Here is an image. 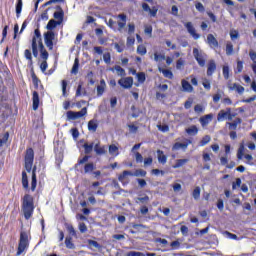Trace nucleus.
<instances>
[{
	"mask_svg": "<svg viewBox=\"0 0 256 256\" xmlns=\"http://www.w3.org/2000/svg\"><path fill=\"white\" fill-rule=\"evenodd\" d=\"M35 161V151L33 148H27L24 156V167L27 173H31L32 171V180H31V191H35L37 189V166H34L33 163Z\"/></svg>",
	"mask_w": 256,
	"mask_h": 256,
	"instance_id": "f257e3e1",
	"label": "nucleus"
},
{
	"mask_svg": "<svg viewBox=\"0 0 256 256\" xmlns=\"http://www.w3.org/2000/svg\"><path fill=\"white\" fill-rule=\"evenodd\" d=\"M41 59H49V52L45 49V45H43V40L41 39V30L36 28L34 30V36L32 38V55L33 57H39V50Z\"/></svg>",
	"mask_w": 256,
	"mask_h": 256,
	"instance_id": "f03ea898",
	"label": "nucleus"
},
{
	"mask_svg": "<svg viewBox=\"0 0 256 256\" xmlns=\"http://www.w3.org/2000/svg\"><path fill=\"white\" fill-rule=\"evenodd\" d=\"M22 211L24 213V218L29 220L33 217L35 211V203L33 196L31 194H25L22 199Z\"/></svg>",
	"mask_w": 256,
	"mask_h": 256,
	"instance_id": "7ed1b4c3",
	"label": "nucleus"
},
{
	"mask_svg": "<svg viewBox=\"0 0 256 256\" xmlns=\"http://www.w3.org/2000/svg\"><path fill=\"white\" fill-rule=\"evenodd\" d=\"M29 249V234L25 231L20 232V239L18 242V248L16 256L23 255L25 251Z\"/></svg>",
	"mask_w": 256,
	"mask_h": 256,
	"instance_id": "20e7f679",
	"label": "nucleus"
},
{
	"mask_svg": "<svg viewBox=\"0 0 256 256\" xmlns=\"http://www.w3.org/2000/svg\"><path fill=\"white\" fill-rule=\"evenodd\" d=\"M118 19H121V22H117L113 19H109L108 22H106V25L110 27V29H113L114 31H123L125 29V26L127 25V16L125 14H119Z\"/></svg>",
	"mask_w": 256,
	"mask_h": 256,
	"instance_id": "39448f33",
	"label": "nucleus"
},
{
	"mask_svg": "<svg viewBox=\"0 0 256 256\" xmlns=\"http://www.w3.org/2000/svg\"><path fill=\"white\" fill-rule=\"evenodd\" d=\"M146 177L147 176V171L143 170V169H137L135 170L134 174L133 172L129 171V170H124L122 172V174H120L118 176V181H120L121 183H123V181H125V177Z\"/></svg>",
	"mask_w": 256,
	"mask_h": 256,
	"instance_id": "423d86ee",
	"label": "nucleus"
},
{
	"mask_svg": "<svg viewBox=\"0 0 256 256\" xmlns=\"http://www.w3.org/2000/svg\"><path fill=\"white\" fill-rule=\"evenodd\" d=\"M193 55L200 67H205V60L207 59V54H205L203 51L194 48L193 49Z\"/></svg>",
	"mask_w": 256,
	"mask_h": 256,
	"instance_id": "0eeeda50",
	"label": "nucleus"
},
{
	"mask_svg": "<svg viewBox=\"0 0 256 256\" xmlns=\"http://www.w3.org/2000/svg\"><path fill=\"white\" fill-rule=\"evenodd\" d=\"M53 41H55V32L47 31L44 33V43L49 51H53Z\"/></svg>",
	"mask_w": 256,
	"mask_h": 256,
	"instance_id": "6e6552de",
	"label": "nucleus"
},
{
	"mask_svg": "<svg viewBox=\"0 0 256 256\" xmlns=\"http://www.w3.org/2000/svg\"><path fill=\"white\" fill-rule=\"evenodd\" d=\"M87 115V107H84L81 109V111L75 112V111H68L67 117L68 119H71L72 121H75V119H81V117H85Z\"/></svg>",
	"mask_w": 256,
	"mask_h": 256,
	"instance_id": "1a4fd4ad",
	"label": "nucleus"
},
{
	"mask_svg": "<svg viewBox=\"0 0 256 256\" xmlns=\"http://www.w3.org/2000/svg\"><path fill=\"white\" fill-rule=\"evenodd\" d=\"M118 84L120 87H123V89H131L133 87V77L121 78Z\"/></svg>",
	"mask_w": 256,
	"mask_h": 256,
	"instance_id": "9d476101",
	"label": "nucleus"
},
{
	"mask_svg": "<svg viewBox=\"0 0 256 256\" xmlns=\"http://www.w3.org/2000/svg\"><path fill=\"white\" fill-rule=\"evenodd\" d=\"M56 9L57 11L54 12L53 17L54 19L58 20V23L62 24L65 17V12L63 11V8H61V6H56Z\"/></svg>",
	"mask_w": 256,
	"mask_h": 256,
	"instance_id": "9b49d317",
	"label": "nucleus"
},
{
	"mask_svg": "<svg viewBox=\"0 0 256 256\" xmlns=\"http://www.w3.org/2000/svg\"><path fill=\"white\" fill-rule=\"evenodd\" d=\"M185 27H186L188 33L193 37V39H199V37H201V36L195 31V27H193V23L187 22V23H185Z\"/></svg>",
	"mask_w": 256,
	"mask_h": 256,
	"instance_id": "f8f14e48",
	"label": "nucleus"
},
{
	"mask_svg": "<svg viewBox=\"0 0 256 256\" xmlns=\"http://www.w3.org/2000/svg\"><path fill=\"white\" fill-rule=\"evenodd\" d=\"M142 9L146 13H149L150 17H156L157 16V8H155V7L151 8L149 6V4H147V3L142 4Z\"/></svg>",
	"mask_w": 256,
	"mask_h": 256,
	"instance_id": "ddd939ff",
	"label": "nucleus"
},
{
	"mask_svg": "<svg viewBox=\"0 0 256 256\" xmlns=\"http://www.w3.org/2000/svg\"><path fill=\"white\" fill-rule=\"evenodd\" d=\"M181 86H182V91H184L185 93H193L194 91L193 86L186 79L181 80Z\"/></svg>",
	"mask_w": 256,
	"mask_h": 256,
	"instance_id": "4468645a",
	"label": "nucleus"
},
{
	"mask_svg": "<svg viewBox=\"0 0 256 256\" xmlns=\"http://www.w3.org/2000/svg\"><path fill=\"white\" fill-rule=\"evenodd\" d=\"M97 169V166L93 162L86 163L84 165V174L92 175V173Z\"/></svg>",
	"mask_w": 256,
	"mask_h": 256,
	"instance_id": "2eb2a0df",
	"label": "nucleus"
},
{
	"mask_svg": "<svg viewBox=\"0 0 256 256\" xmlns=\"http://www.w3.org/2000/svg\"><path fill=\"white\" fill-rule=\"evenodd\" d=\"M32 109L33 111L39 109V93L37 91L32 93Z\"/></svg>",
	"mask_w": 256,
	"mask_h": 256,
	"instance_id": "dca6fc26",
	"label": "nucleus"
},
{
	"mask_svg": "<svg viewBox=\"0 0 256 256\" xmlns=\"http://www.w3.org/2000/svg\"><path fill=\"white\" fill-rule=\"evenodd\" d=\"M200 124L202 125V127H207V125L209 123H211V121H213V114H207L205 116H202L200 119Z\"/></svg>",
	"mask_w": 256,
	"mask_h": 256,
	"instance_id": "f3484780",
	"label": "nucleus"
},
{
	"mask_svg": "<svg viewBox=\"0 0 256 256\" xmlns=\"http://www.w3.org/2000/svg\"><path fill=\"white\" fill-rule=\"evenodd\" d=\"M191 143H192L191 140H187L186 142H177L174 144L173 149L175 151H178V149L185 150L187 149V147H189V145H191Z\"/></svg>",
	"mask_w": 256,
	"mask_h": 256,
	"instance_id": "a211bd4d",
	"label": "nucleus"
},
{
	"mask_svg": "<svg viewBox=\"0 0 256 256\" xmlns=\"http://www.w3.org/2000/svg\"><path fill=\"white\" fill-rule=\"evenodd\" d=\"M105 87L107 84L105 83L104 79L100 80V85L97 86V97H103V93H105Z\"/></svg>",
	"mask_w": 256,
	"mask_h": 256,
	"instance_id": "6ab92c4d",
	"label": "nucleus"
},
{
	"mask_svg": "<svg viewBox=\"0 0 256 256\" xmlns=\"http://www.w3.org/2000/svg\"><path fill=\"white\" fill-rule=\"evenodd\" d=\"M99 127V122L97 119H92L88 122V131L95 133Z\"/></svg>",
	"mask_w": 256,
	"mask_h": 256,
	"instance_id": "aec40b11",
	"label": "nucleus"
},
{
	"mask_svg": "<svg viewBox=\"0 0 256 256\" xmlns=\"http://www.w3.org/2000/svg\"><path fill=\"white\" fill-rule=\"evenodd\" d=\"M94 151L96 155H105L107 154V146H99V144H96L94 146Z\"/></svg>",
	"mask_w": 256,
	"mask_h": 256,
	"instance_id": "412c9836",
	"label": "nucleus"
},
{
	"mask_svg": "<svg viewBox=\"0 0 256 256\" xmlns=\"http://www.w3.org/2000/svg\"><path fill=\"white\" fill-rule=\"evenodd\" d=\"M229 109L227 108L226 111L225 110H220L217 116V121H225V119L228 118L229 115Z\"/></svg>",
	"mask_w": 256,
	"mask_h": 256,
	"instance_id": "4be33fe9",
	"label": "nucleus"
},
{
	"mask_svg": "<svg viewBox=\"0 0 256 256\" xmlns=\"http://www.w3.org/2000/svg\"><path fill=\"white\" fill-rule=\"evenodd\" d=\"M95 147V143L91 142L90 144L89 143H84L83 144V149H84V153L86 155H89L90 153H93V148Z\"/></svg>",
	"mask_w": 256,
	"mask_h": 256,
	"instance_id": "5701e85b",
	"label": "nucleus"
},
{
	"mask_svg": "<svg viewBox=\"0 0 256 256\" xmlns=\"http://www.w3.org/2000/svg\"><path fill=\"white\" fill-rule=\"evenodd\" d=\"M22 187L26 191L29 190V178L27 177V172L22 171Z\"/></svg>",
	"mask_w": 256,
	"mask_h": 256,
	"instance_id": "b1692460",
	"label": "nucleus"
},
{
	"mask_svg": "<svg viewBox=\"0 0 256 256\" xmlns=\"http://www.w3.org/2000/svg\"><path fill=\"white\" fill-rule=\"evenodd\" d=\"M207 42L210 45V47H218L219 46V42H217V39L215 38V36H213V34H209L207 36Z\"/></svg>",
	"mask_w": 256,
	"mask_h": 256,
	"instance_id": "393cba45",
	"label": "nucleus"
},
{
	"mask_svg": "<svg viewBox=\"0 0 256 256\" xmlns=\"http://www.w3.org/2000/svg\"><path fill=\"white\" fill-rule=\"evenodd\" d=\"M217 69V65L215 64V61L211 60L208 63V69H207V75L211 76L213 73H215V70Z\"/></svg>",
	"mask_w": 256,
	"mask_h": 256,
	"instance_id": "a878e982",
	"label": "nucleus"
},
{
	"mask_svg": "<svg viewBox=\"0 0 256 256\" xmlns=\"http://www.w3.org/2000/svg\"><path fill=\"white\" fill-rule=\"evenodd\" d=\"M110 71H116L117 74L120 76V77H125L127 74L125 73V69H123L121 66L119 65H116L114 66L113 68L110 69Z\"/></svg>",
	"mask_w": 256,
	"mask_h": 256,
	"instance_id": "bb28decb",
	"label": "nucleus"
},
{
	"mask_svg": "<svg viewBox=\"0 0 256 256\" xmlns=\"http://www.w3.org/2000/svg\"><path fill=\"white\" fill-rule=\"evenodd\" d=\"M108 151L111 155H113V157H117L119 155V147H117L115 144H111Z\"/></svg>",
	"mask_w": 256,
	"mask_h": 256,
	"instance_id": "cd10ccee",
	"label": "nucleus"
},
{
	"mask_svg": "<svg viewBox=\"0 0 256 256\" xmlns=\"http://www.w3.org/2000/svg\"><path fill=\"white\" fill-rule=\"evenodd\" d=\"M186 133L191 136L197 135L199 133V128H197L195 125H192L188 128H186Z\"/></svg>",
	"mask_w": 256,
	"mask_h": 256,
	"instance_id": "c85d7f7f",
	"label": "nucleus"
},
{
	"mask_svg": "<svg viewBox=\"0 0 256 256\" xmlns=\"http://www.w3.org/2000/svg\"><path fill=\"white\" fill-rule=\"evenodd\" d=\"M57 25H61L60 22H58L54 19H51V20H49V22L46 26V29H48V31H53V29H55V27H57Z\"/></svg>",
	"mask_w": 256,
	"mask_h": 256,
	"instance_id": "c756f323",
	"label": "nucleus"
},
{
	"mask_svg": "<svg viewBox=\"0 0 256 256\" xmlns=\"http://www.w3.org/2000/svg\"><path fill=\"white\" fill-rule=\"evenodd\" d=\"M23 11V0H17L16 2V17H21Z\"/></svg>",
	"mask_w": 256,
	"mask_h": 256,
	"instance_id": "7c9ffc66",
	"label": "nucleus"
},
{
	"mask_svg": "<svg viewBox=\"0 0 256 256\" xmlns=\"http://www.w3.org/2000/svg\"><path fill=\"white\" fill-rule=\"evenodd\" d=\"M31 77L35 89H39V84L41 83V80L38 79L37 74H35V71L33 70L31 72Z\"/></svg>",
	"mask_w": 256,
	"mask_h": 256,
	"instance_id": "2f4dec72",
	"label": "nucleus"
},
{
	"mask_svg": "<svg viewBox=\"0 0 256 256\" xmlns=\"http://www.w3.org/2000/svg\"><path fill=\"white\" fill-rule=\"evenodd\" d=\"M65 246L67 249H75V244L73 243V238L71 236L65 238Z\"/></svg>",
	"mask_w": 256,
	"mask_h": 256,
	"instance_id": "473e14b6",
	"label": "nucleus"
},
{
	"mask_svg": "<svg viewBox=\"0 0 256 256\" xmlns=\"http://www.w3.org/2000/svg\"><path fill=\"white\" fill-rule=\"evenodd\" d=\"M187 163H189V159H178L175 165H173V168L179 169V167H183V165H187Z\"/></svg>",
	"mask_w": 256,
	"mask_h": 256,
	"instance_id": "72a5a7b5",
	"label": "nucleus"
},
{
	"mask_svg": "<svg viewBox=\"0 0 256 256\" xmlns=\"http://www.w3.org/2000/svg\"><path fill=\"white\" fill-rule=\"evenodd\" d=\"M192 197L195 199V201H199L201 198V188L199 186L195 187L192 192Z\"/></svg>",
	"mask_w": 256,
	"mask_h": 256,
	"instance_id": "f704fd0d",
	"label": "nucleus"
},
{
	"mask_svg": "<svg viewBox=\"0 0 256 256\" xmlns=\"http://www.w3.org/2000/svg\"><path fill=\"white\" fill-rule=\"evenodd\" d=\"M71 73L77 75L79 73V58H75Z\"/></svg>",
	"mask_w": 256,
	"mask_h": 256,
	"instance_id": "c9c22d12",
	"label": "nucleus"
},
{
	"mask_svg": "<svg viewBox=\"0 0 256 256\" xmlns=\"http://www.w3.org/2000/svg\"><path fill=\"white\" fill-rule=\"evenodd\" d=\"M194 111H195V113H197L198 115H201V113H205V105H202V104H197V105H195Z\"/></svg>",
	"mask_w": 256,
	"mask_h": 256,
	"instance_id": "e433bc0d",
	"label": "nucleus"
},
{
	"mask_svg": "<svg viewBox=\"0 0 256 256\" xmlns=\"http://www.w3.org/2000/svg\"><path fill=\"white\" fill-rule=\"evenodd\" d=\"M136 77H137L138 83H140V84L145 83V81L147 79L144 72H139L138 74H136Z\"/></svg>",
	"mask_w": 256,
	"mask_h": 256,
	"instance_id": "4c0bfd02",
	"label": "nucleus"
},
{
	"mask_svg": "<svg viewBox=\"0 0 256 256\" xmlns=\"http://www.w3.org/2000/svg\"><path fill=\"white\" fill-rule=\"evenodd\" d=\"M241 119L237 118L233 122H228L227 125H229V129H237V126L240 125Z\"/></svg>",
	"mask_w": 256,
	"mask_h": 256,
	"instance_id": "58836bf2",
	"label": "nucleus"
},
{
	"mask_svg": "<svg viewBox=\"0 0 256 256\" xmlns=\"http://www.w3.org/2000/svg\"><path fill=\"white\" fill-rule=\"evenodd\" d=\"M173 191L174 193H183V186H181V184L179 183H174L172 185Z\"/></svg>",
	"mask_w": 256,
	"mask_h": 256,
	"instance_id": "ea45409f",
	"label": "nucleus"
},
{
	"mask_svg": "<svg viewBox=\"0 0 256 256\" xmlns=\"http://www.w3.org/2000/svg\"><path fill=\"white\" fill-rule=\"evenodd\" d=\"M245 155V145L241 144L238 153H237V158L238 159H243V156Z\"/></svg>",
	"mask_w": 256,
	"mask_h": 256,
	"instance_id": "a19ab883",
	"label": "nucleus"
},
{
	"mask_svg": "<svg viewBox=\"0 0 256 256\" xmlns=\"http://www.w3.org/2000/svg\"><path fill=\"white\" fill-rule=\"evenodd\" d=\"M68 233L72 236V237H77V232L75 231V228L73 227V225L68 224L66 227Z\"/></svg>",
	"mask_w": 256,
	"mask_h": 256,
	"instance_id": "79ce46f5",
	"label": "nucleus"
},
{
	"mask_svg": "<svg viewBox=\"0 0 256 256\" xmlns=\"http://www.w3.org/2000/svg\"><path fill=\"white\" fill-rule=\"evenodd\" d=\"M162 75L166 77V79H173V72L168 69H162Z\"/></svg>",
	"mask_w": 256,
	"mask_h": 256,
	"instance_id": "37998d69",
	"label": "nucleus"
},
{
	"mask_svg": "<svg viewBox=\"0 0 256 256\" xmlns=\"http://www.w3.org/2000/svg\"><path fill=\"white\" fill-rule=\"evenodd\" d=\"M210 141H211V136L209 135L204 136L200 141V147H205V145H207Z\"/></svg>",
	"mask_w": 256,
	"mask_h": 256,
	"instance_id": "c03bdc74",
	"label": "nucleus"
},
{
	"mask_svg": "<svg viewBox=\"0 0 256 256\" xmlns=\"http://www.w3.org/2000/svg\"><path fill=\"white\" fill-rule=\"evenodd\" d=\"M103 61L106 65H111V53L106 52L103 54Z\"/></svg>",
	"mask_w": 256,
	"mask_h": 256,
	"instance_id": "a18cd8bd",
	"label": "nucleus"
},
{
	"mask_svg": "<svg viewBox=\"0 0 256 256\" xmlns=\"http://www.w3.org/2000/svg\"><path fill=\"white\" fill-rule=\"evenodd\" d=\"M131 111H132V117L134 119H137V117H139V115H141V110L137 109L135 106L131 107Z\"/></svg>",
	"mask_w": 256,
	"mask_h": 256,
	"instance_id": "49530a36",
	"label": "nucleus"
},
{
	"mask_svg": "<svg viewBox=\"0 0 256 256\" xmlns=\"http://www.w3.org/2000/svg\"><path fill=\"white\" fill-rule=\"evenodd\" d=\"M90 158H91V156L85 155L82 159L78 160V162L75 165V167H79V165H83L84 163H87V161H89Z\"/></svg>",
	"mask_w": 256,
	"mask_h": 256,
	"instance_id": "de8ad7c7",
	"label": "nucleus"
},
{
	"mask_svg": "<svg viewBox=\"0 0 256 256\" xmlns=\"http://www.w3.org/2000/svg\"><path fill=\"white\" fill-rule=\"evenodd\" d=\"M9 141V132H6L2 138H0V147L5 145Z\"/></svg>",
	"mask_w": 256,
	"mask_h": 256,
	"instance_id": "09e8293b",
	"label": "nucleus"
},
{
	"mask_svg": "<svg viewBox=\"0 0 256 256\" xmlns=\"http://www.w3.org/2000/svg\"><path fill=\"white\" fill-rule=\"evenodd\" d=\"M137 53H138V55H146L147 54V48L144 45H139L137 47Z\"/></svg>",
	"mask_w": 256,
	"mask_h": 256,
	"instance_id": "8fccbe9b",
	"label": "nucleus"
},
{
	"mask_svg": "<svg viewBox=\"0 0 256 256\" xmlns=\"http://www.w3.org/2000/svg\"><path fill=\"white\" fill-rule=\"evenodd\" d=\"M24 57H25L28 61H30V63H33V55L31 54V50L26 49V50L24 51Z\"/></svg>",
	"mask_w": 256,
	"mask_h": 256,
	"instance_id": "3c124183",
	"label": "nucleus"
},
{
	"mask_svg": "<svg viewBox=\"0 0 256 256\" xmlns=\"http://www.w3.org/2000/svg\"><path fill=\"white\" fill-rule=\"evenodd\" d=\"M202 85H203L204 89H206L207 91L211 90V82L207 78L203 79Z\"/></svg>",
	"mask_w": 256,
	"mask_h": 256,
	"instance_id": "603ef678",
	"label": "nucleus"
},
{
	"mask_svg": "<svg viewBox=\"0 0 256 256\" xmlns=\"http://www.w3.org/2000/svg\"><path fill=\"white\" fill-rule=\"evenodd\" d=\"M239 37V31L232 29L230 30V39L232 41H235V39H237Z\"/></svg>",
	"mask_w": 256,
	"mask_h": 256,
	"instance_id": "864d4df0",
	"label": "nucleus"
},
{
	"mask_svg": "<svg viewBox=\"0 0 256 256\" xmlns=\"http://www.w3.org/2000/svg\"><path fill=\"white\" fill-rule=\"evenodd\" d=\"M226 55H233V44L231 42L226 44Z\"/></svg>",
	"mask_w": 256,
	"mask_h": 256,
	"instance_id": "5fc2aeb1",
	"label": "nucleus"
},
{
	"mask_svg": "<svg viewBox=\"0 0 256 256\" xmlns=\"http://www.w3.org/2000/svg\"><path fill=\"white\" fill-rule=\"evenodd\" d=\"M62 95L67 97V80H62Z\"/></svg>",
	"mask_w": 256,
	"mask_h": 256,
	"instance_id": "6e6d98bb",
	"label": "nucleus"
},
{
	"mask_svg": "<svg viewBox=\"0 0 256 256\" xmlns=\"http://www.w3.org/2000/svg\"><path fill=\"white\" fill-rule=\"evenodd\" d=\"M82 91H83V83H79L76 89V97H81V95H83V93H81Z\"/></svg>",
	"mask_w": 256,
	"mask_h": 256,
	"instance_id": "4d7b16f0",
	"label": "nucleus"
},
{
	"mask_svg": "<svg viewBox=\"0 0 256 256\" xmlns=\"http://www.w3.org/2000/svg\"><path fill=\"white\" fill-rule=\"evenodd\" d=\"M243 71V61L238 60L236 66V73H241Z\"/></svg>",
	"mask_w": 256,
	"mask_h": 256,
	"instance_id": "13d9d810",
	"label": "nucleus"
},
{
	"mask_svg": "<svg viewBox=\"0 0 256 256\" xmlns=\"http://www.w3.org/2000/svg\"><path fill=\"white\" fill-rule=\"evenodd\" d=\"M80 233H87V225L85 223H80L78 227Z\"/></svg>",
	"mask_w": 256,
	"mask_h": 256,
	"instance_id": "bf43d9fd",
	"label": "nucleus"
},
{
	"mask_svg": "<svg viewBox=\"0 0 256 256\" xmlns=\"http://www.w3.org/2000/svg\"><path fill=\"white\" fill-rule=\"evenodd\" d=\"M126 256H145V254L142 252L130 251L126 254Z\"/></svg>",
	"mask_w": 256,
	"mask_h": 256,
	"instance_id": "052dcab7",
	"label": "nucleus"
},
{
	"mask_svg": "<svg viewBox=\"0 0 256 256\" xmlns=\"http://www.w3.org/2000/svg\"><path fill=\"white\" fill-rule=\"evenodd\" d=\"M149 165H153V158L148 157L144 159V167H149Z\"/></svg>",
	"mask_w": 256,
	"mask_h": 256,
	"instance_id": "680f3d73",
	"label": "nucleus"
},
{
	"mask_svg": "<svg viewBox=\"0 0 256 256\" xmlns=\"http://www.w3.org/2000/svg\"><path fill=\"white\" fill-rule=\"evenodd\" d=\"M224 79H229V66H223Z\"/></svg>",
	"mask_w": 256,
	"mask_h": 256,
	"instance_id": "e2e57ef3",
	"label": "nucleus"
},
{
	"mask_svg": "<svg viewBox=\"0 0 256 256\" xmlns=\"http://www.w3.org/2000/svg\"><path fill=\"white\" fill-rule=\"evenodd\" d=\"M135 159H136V163H143V155H141V153L136 152Z\"/></svg>",
	"mask_w": 256,
	"mask_h": 256,
	"instance_id": "0e129e2a",
	"label": "nucleus"
},
{
	"mask_svg": "<svg viewBox=\"0 0 256 256\" xmlns=\"http://www.w3.org/2000/svg\"><path fill=\"white\" fill-rule=\"evenodd\" d=\"M237 187H241V178H237L236 182H233L232 189L235 190Z\"/></svg>",
	"mask_w": 256,
	"mask_h": 256,
	"instance_id": "69168bd1",
	"label": "nucleus"
},
{
	"mask_svg": "<svg viewBox=\"0 0 256 256\" xmlns=\"http://www.w3.org/2000/svg\"><path fill=\"white\" fill-rule=\"evenodd\" d=\"M70 131L74 139H77V137H79V130L77 128H72Z\"/></svg>",
	"mask_w": 256,
	"mask_h": 256,
	"instance_id": "338daca9",
	"label": "nucleus"
},
{
	"mask_svg": "<svg viewBox=\"0 0 256 256\" xmlns=\"http://www.w3.org/2000/svg\"><path fill=\"white\" fill-rule=\"evenodd\" d=\"M249 55H250L251 61H253V63H256V52L250 51Z\"/></svg>",
	"mask_w": 256,
	"mask_h": 256,
	"instance_id": "774afa93",
	"label": "nucleus"
}]
</instances>
